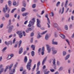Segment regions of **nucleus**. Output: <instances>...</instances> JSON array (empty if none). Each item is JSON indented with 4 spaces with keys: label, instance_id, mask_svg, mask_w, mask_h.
Returning a JSON list of instances; mask_svg holds the SVG:
<instances>
[{
    "label": "nucleus",
    "instance_id": "18",
    "mask_svg": "<svg viewBox=\"0 0 74 74\" xmlns=\"http://www.w3.org/2000/svg\"><path fill=\"white\" fill-rule=\"evenodd\" d=\"M23 5L24 7H26V2H25V1H24L23 2Z\"/></svg>",
    "mask_w": 74,
    "mask_h": 74
},
{
    "label": "nucleus",
    "instance_id": "2",
    "mask_svg": "<svg viewBox=\"0 0 74 74\" xmlns=\"http://www.w3.org/2000/svg\"><path fill=\"white\" fill-rule=\"evenodd\" d=\"M13 66V64H12L10 66L7 65L6 66V68L4 71V72H6L8 69H9V70L10 71L11 70L12 67Z\"/></svg>",
    "mask_w": 74,
    "mask_h": 74
},
{
    "label": "nucleus",
    "instance_id": "10",
    "mask_svg": "<svg viewBox=\"0 0 74 74\" xmlns=\"http://www.w3.org/2000/svg\"><path fill=\"white\" fill-rule=\"evenodd\" d=\"M64 8L62 7V10L61 9L59 11V13L61 14H63L64 13Z\"/></svg>",
    "mask_w": 74,
    "mask_h": 74
},
{
    "label": "nucleus",
    "instance_id": "6",
    "mask_svg": "<svg viewBox=\"0 0 74 74\" xmlns=\"http://www.w3.org/2000/svg\"><path fill=\"white\" fill-rule=\"evenodd\" d=\"M34 22L31 20L29 22V23L28 25V26L29 27H32V25H34Z\"/></svg>",
    "mask_w": 74,
    "mask_h": 74
},
{
    "label": "nucleus",
    "instance_id": "37",
    "mask_svg": "<svg viewBox=\"0 0 74 74\" xmlns=\"http://www.w3.org/2000/svg\"><path fill=\"white\" fill-rule=\"evenodd\" d=\"M15 69H13L11 70V73H12L14 74V73H15Z\"/></svg>",
    "mask_w": 74,
    "mask_h": 74
},
{
    "label": "nucleus",
    "instance_id": "44",
    "mask_svg": "<svg viewBox=\"0 0 74 74\" xmlns=\"http://www.w3.org/2000/svg\"><path fill=\"white\" fill-rule=\"evenodd\" d=\"M26 10V8H22L21 11L22 12H24V11H25Z\"/></svg>",
    "mask_w": 74,
    "mask_h": 74
},
{
    "label": "nucleus",
    "instance_id": "53",
    "mask_svg": "<svg viewBox=\"0 0 74 74\" xmlns=\"http://www.w3.org/2000/svg\"><path fill=\"white\" fill-rule=\"evenodd\" d=\"M23 67H21V68H20V71H23Z\"/></svg>",
    "mask_w": 74,
    "mask_h": 74
},
{
    "label": "nucleus",
    "instance_id": "3",
    "mask_svg": "<svg viewBox=\"0 0 74 74\" xmlns=\"http://www.w3.org/2000/svg\"><path fill=\"white\" fill-rule=\"evenodd\" d=\"M9 26H10L9 25H8L7 26V29H9L8 31V33H11V31H12V28H14V26L13 25H12L9 27Z\"/></svg>",
    "mask_w": 74,
    "mask_h": 74
},
{
    "label": "nucleus",
    "instance_id": "7",
    "mask_svg": "<svg viewBox=\"0 0 74 74\" xmlns=\"http://www.w3.org/2000/svg\"><path fill=\"white\" fill-rule=\"evenodd\" d=\"M16 33L19 35L20 38H22L23 34H22V32L21 31H18L16 32Z\"/></svg>",
    "mask_w": 74,
    "mask_h": 74
},
{
    "label": "nucleus",
    "instance_id": "40",
    "mask_svg": "<svg viewBox=\"0 0 74 74\" xmlns=\"http://www.w3.org/2000/svg\"><path fill=\"white\" fill-rule=\"evenodd\" d=\"M60 1L58 2L56 5L57 7H58L59 5V4H60Z\"/></svg>",
    "mask_w": 74,
    "mask_h": 74
},
{
    "label": "nucleus",
    "instance_id": "27",
    "mask_svg": "<svg viewBox=\"0 0 74 74\" xmlns=\"http://www.w3.org/2000/svg\"><path fill=\"white\" fill-rule=\"evenodd\" d=\"M8 9H7V8H4L3 9V11L4 13H5L8 10Z\"/></svg>",
    "mask_w": 74,
    "mask_h": 74
},
{
    "label": "nucleus",
    "instance_id": "19",
    "mask_svg": "<svg viewBox=\"0 0 74 74\" xmlns=\"http://www.w3.org/2000/svg\"><path fill=\"white\" fill-rule=\"evenodd\" d=\"M35 47H36V46L34 45H32L31 46V48H32V50H33V51H34V50H35Z\"/></svg>",
    "mask_w": 74,
    "mask_h": 74
},
{
    "label": "nucleus",
    "instance_id": "61",
    "mask_svg": "<svg viewBox=\"0 0 74 74\" xmlns=\"http://www.w3.org/2000/svg\"><path fill=\"white\" fill-rule=\"evenodd\" d=\"M41 48H39L38 49V52H41Z\"/></svg>",
    "mask_w": 74,
    "mask_h": 74
},
{
    "label": "nucleus",
    "instance_id": "25",
    "mask_svg": "<svg viewBox=\"0 0 74 74\" xmlns=\"http://www.w3.org/2000/svg\"><path fill=\"white\" fill-rule=\"evenodd\" d=\"M7 47H5L2 49V52H3V53H4V52H5V51L6 49H7Z\"/></svg>",
    "mask_w": 74,
    "mask_h": 74
},
{
    "label": "nucleus",
    "instance_id": "14",
    "mask_svg": "<svg viewBox=\"0 0 74 74\" xmlns=\"http://www.w3.org/2000/svg\"><path fill=\"white\" fill-rule=\"evenodd\" d=\"M41 54L42 55H44V47H43L42 48Z\"/></svg>",
    "mask_w": 74,
    "mask_h": 74
},
{
    "label": "nucleus",
    "instance_id": "29",
    "mask_svg": "<svg viewBox=\"0 0 74 74\" xmlns=\"http://www.w3.org/2000/svg\"><path fill=\"white\" fill-rule=\"evenodd\" d=\"M57 65L58 66H59L60 65V62L59 61H57Z\"/></svg>",
    "mask_w": 74,
    "mask_h": 74
},
{
    "label": "nucleus",
    "instance_id": "21",
    "mask_svg": "<svg viewBox=\"0 0 74 74\" xmlns=\"http://www.w3.org/2000/svg\"><path fill=\"white\" fill-rule=\"evenodd\" d=\"M70 58V55H67L65 58V60H68L69 58Z\"/></svg>",
    "mask_w": 74,
    "mask_h": 74
},
{
    "label": "nucleus",
    "instance_id": "11",
    "mask_svg": "<svg viewBox=\"0 0 74 74\" xmlns=\"http://www.w3.org/2000/svg\"><path fill=\"white\" fill-rule=\"evenodd\" d=\"M3 67V65L1 64L0 65V71L2 73V72H3V71L4 70V69L3 68H1V67Z\"/></svg>",
    "mask_w": 74,
    "mask_h": 74
},
{
    "label": "nucleus",
    "instance_id": "1",
    "mask_svg": "<svg viewBox=\"0 0 74 74\" xmlns=\"http://www.w3.org/2000/svg\"><path fill=\"white\" fill-rule=\"evenodd\" d=\"M32 62V60L29 59V62L27 63V69L29 71H30L31 69V67L32 66V64L31 63Z\"/></svg>",
    "mask_w": 74,
    "mask_h": 74
},
{
    "label": "nucleus",
    "instance_id": "57",
    "mask_svg": "<svg viewBox=\"0 0 74 74\" xmlns=\"http://www.w3.org/2000/svg\"><path fill=\"white\" fill-rule=\"evenodd\" d=\"M45 60H43L42 62V65H44V63H45Z\"/></svg>",
    "mask_w": 74,
    "mask_h": 74
},
{
    "label": "nucleus",
    "instance_id": "35",
    "mask_svg": "<svg viewBox=\"0 0 74 74\" xmlns=\"http://www.w3.org/2000/svg\"><path fill=\"white\" fill-rule=\"evenodd\" d=\"M68 1H66L64 5V7L66 8H67V3H68Z\"/></svg>",
    "mask_w": 74,
    "mask_h": 74
},
{
    "label": "nucleus",
    "instance_id": "31",
    "mask_svg": "<svg viewBox=\"0 0 74 74\" xmlns=\"http://www.w3.org/2000/svg\"><path fill=\"white\" fill-rule=\"evenodd\" d=\"M49 38V37H48V34H46L45 37V39H46V40H48Z\"/></svg>",
    "mask_w": 74,
    "mask_h": 74
},
{
    "label": "nucleus",
    "instance_id": "30",
    "mask_svg": "<svg viewBox=\"0 0 74 74\" xmlns=\"http://www.w3.org/2000/svg\"><path fill=\"white\" fill-rule=\"evenodd\" d=\"M64 28L66 30H68V26L67 25H65L64 27Z\"/></svg>",
    "mask_w": 74,
    "mask_h": 74
},
{
    "label": "nucleus",
    "instance_id": "26",
    "mask_svg": "<svg viewBox=\"0 0 74 74\" xmlns=\"http://www.w3.org/2000/svg\"><path fill=\"white\" fill-rule=\"evenodd\" d=\"M48 21V23H47V24L48 25V27L49 28V27H51V26H50V24H51V22H50V21Z\"/></svg>",
    "mask_w": 74,
    "mask_h": 74
},
{
    "label": "nucleus",
    "instance_id": "45",
    "mask_svg": "<svg viewBox=\"0 0 74 74\" xmlns=\"http://www.w3.org/2000/svg\"><path fill=\"white\" fill-rule=\"evenodd\" d=\"M16 5V1H14L13 2V5Z\"/></svg>",
    "mask_w": 74,
    "mask_h": 74
},
{
    "label": "nucleus",
    "instance_id": "32",
    "mask_svg": "<svg viewBox=\"0 0 74 74\" xmlns=\"http://www.w3.org/2000/svg\"><path fill=\"white\" fill-rule=\"evenodd\" d=\"M53 63L54 66H55V65H56V61L55 60V59H54L53 60Z\"/></svg>",
    "mask_w": 74,
    "mask_h": 74
},
{
    "label": "nucleus",
    "instance_id": "33",
    "mask_svg": "<svg viewBox=\"0 0 74 74\" xmlns=\"http://www.w3.org/2000/svg\"><path fill=\"white\" fill-rule=\"evenodd\" d=\"M42 37V36L40 35V34H38V35L37 36V38L38 39H39V38H41Z\"/></svg>",
    "mask_w": 74,
    "mask_h": 74
},
{
    "label": "nucleus",
    "instance_id": "46",
    "mask_svg": "<svg viewBox=\"0 0 74 74\" xmlns=\"http://www.w3.org/2000/svg\"><path fill=\"white\" fill-rule=\"evenodd\" d=\"M36 64H35L34 65L33 68V70H32L33 71H34V70L35 68H36Z\"/></svg>",
    "mask_w": 74,
    "mask_h": 74
},
{
    "label": "nucleus",
    "instance_id": "22",
    "mask_svg": "<svg viewBox=\"0 0 74 74\" xmlns=\"http://www.w3.org/2000/svg\"><path fill=\"white\" fill-rule=\"evenodd\" d=\"M29 13L28 12L23 13L22 14V16H26L27 15H29Z\"/></svg>",
    "mask_w": 74,
    "mask_h": 74
},
{
    "label": "nucleus",
    "instance_id": "12",
    "mask_svg": "<svg viewBox=\"0 0 74 74\" xmlns=\"http://www.w3.org/2000/svg\"><path fill=\"white\" fill-rule=\"evenodd\" d=\"M23 49L22 47H21L19 50V54H21L23 52Z\"/></svg>",
    "mask_w": 74,
    "mask_h": 74
},
{
    "label": "nucleus",
    "instance_id": "8",
    "mask_svg": "<svg viewBox=\"0 0 74 74\" xmlns=\"http://www.w3.org/2000/svg\"><path fill=\"white\" fill-rule=\"evenodd\" d=\"M37 26L38 27L40 28L41 27V24H40V21L38 19H37Z\"/></svg>",
    "mask_w": 74,
    "mask_h": 74
},
{
    "label": "nucleus",
    "instance_id": "49",
    "mask_svg": "<svg viewBox=\"0 0 74 74\" xmlns=\"http://www.w3.org/2000/svg\"><path fill=\"white\" fill-rule=\"evenodd\" d=\"M72 3L70 2L69 4L68 5L70 6L71 7L72 6Z\"/></svg>",
    "mask_w": 74,
    "mask_h": 74
},
{
    "label": "nucleus",
    "instance_id": "4",
    "mask_svg": "<svg viewBox=\"0 0 74 74\" xmlns=\"http://www.w3.org/2000/svg\"><path fill=\"white\" fill-rule=\"evenodd\" d=\"M15 41H16V38H14L13 40V43L12 42V40H10L9 42H8V45H12L13 44H15Z\"/></svg>",
    "mask_w": 74,
    "mask_h": 74
},
{
    "label": "nucleus",
    "instance_id": "20",
    "mask_svg": "<svg viewBox=\"0 0 74 74\" xmlns=\"http://www.w3.org/2000/svg\"><path fill=\"white\" fill-rule=\"evenodd\" d=\"M24 61L25 63H27V58L26 56L25 57Z\"/></svg>",
    "mask_w": 74,
    "mask_h": 74
},
{
    "label": "nucleus",
    "instance_id": "62",
    "mask_svg": "<svg viewBox=\"0 0 74 74\" xmlns=\"http://www.w3.org/2000/svg\"><path fill=\"white\" fill-rule=\"evenodd\" d=\"M26 71H23V74H26Z\"/></svg>",
    "mask_w": 74,
    "mask_h": 74
},
{
    "label": "nucleus",
    "instance_id": "55",
    "mask_svg": "<svg viewBox=\"0 0 74 74\" xmlns=\"http://www.w3.org/2000/svg\"><path fill=\"white\" fill-rule=\"evenodd\" d=\"M23 36H26V33L25 32H24V31H23Z\"/></svg>",
    "mask_w": 74,
    "mask_h": 74
},
{
    "label": "nucleus",
    "instance_id": "59",
    "mask_svg": "<svg viewBox=\"0 0 74 74\" xmlns=\"http://www.w3.org/2000/svg\"><path fill=\"white\" fill-rule=\"evenodd\" d=\"M57 29L58 32H60V31H61V29L59 27Z\"/></svg>",
    "mask_w": 74,
    "mask_h": 74
},
{
    "label": "nucleus",
    "instance_id": "48",
    "mask_svg": "<svg viewBox=\"0 0 74 74\" xmlns=\"http://www.w3.org/2000/svg\"><path fill=\"white\" fill-rule=\"evenodd\" d=\"M4 26V24L3 23L0 25V28H3V27Z\"/></svg>",
    "mask_w": 74,
    "mask_h": 74
},
{
    "label": "nucleus",
    "instance_id": "42",
    "mask_svg": "<svg viewBox=\"0 0 74 74\" xmlns=\"http://www.w3.org/2000/svg\"><path fill=\"white\" fill-rule=\"evenodd\" d=\"M11 59V56H10V55L8 56L7 58V60H10V59Z\"/></svg>",
    "mask_w": 74,
    "mask_h": 74
},
{
    "label": "nucleus",
    "instance_id": "56",
    "mask_svg": "<svg viewBox=\"0 0 74 74\" xmlns=\"http://www.w3.org/2000/svg\"><path fill=\"white\" fill-rule=\"evenodd\" d=\"M33 38H32L30 40V42H31V43H32L33 42Z\"/></svg>",
    "mask_w": 74,
    "mask_h": 74
},
{
    "label": "nucleus",
    "instance_id": "9",
    "mask_svg": "<svg viewBox=\"0 0 74 74\" xmlns=\"http://www.w3.org/2000/svg\"><path fill=\"white\" fill-rule=\"evenodd\" d=\"M55 48L53 47L52 49V54L53 55H55L57 53V51L55 50Z\"/></svg>",
    "mask_w": 74,
    "mask_h": 74
},
{
    "label": "nucleus",
    "instance_id": "54",
    "mask_svg": "<svg viewBox=\"0 0 74 74\" xmlns=\"http://www.w3.org/2000/svg\"><path fill=\"white\" fill-rule=\"evenodd\" d=\"M50 71H51V72H52V73L55 71V69H50Z\"/></svg>",
    "mask_w": 74,
    "mask_h": 74
},
{
    "label": "nucleus",
    "instance_id": "5",
    "mask_svg": "<svg viewBox=\"0 0 74 74\" xmlns=\"http://www.w3.org/2000/svg\"><path fill=\"white\" fill-rule=\"evenodd\" d=\"M46 46L47 47V50L48 51V53H50L51 51V46L48 45H46Z\"/></svg>",
    "mask_w": 74,
    "mask_h": 74
},
{
    "label": "nucleus",
    "instance_id": "15",
    "mask_svg": "<svg viewBox=\"0 0 74 74\" xmlns=\"http://www.w3.org/2000/svg\"><path fill=\"white\" fill-rule=\"evenodd\" d=\"M53 41H54V40H53L52 41V44H53L54 45H58V43L57 42H54Z\"/></svg>",
    "mask_w": 74,
    "mask_h": 74
},
{
    "label": "nucleus",
    "instance_id": "43",
    "mask_svg": "<svg viewBox=\"0 0 74 74\" xmlns=\"http://www.w3.org/2000/svg\"><path fill=\"white\" fill-rule=\"evenodd\" d=\"M45 17H46V18H47V21H49V18H48V14H46L45 15Z\"/></svg>",
    "mask_w": 74,
    "mask_h": 74
},
{
    "label": "nucleus",
    "instance_id": "34",
    "mask_svg": "<svg viewBox=\"0 0 74 74\" xmlns=\"http://www.w3.org/2000/svg\"><path fill=\"white\" fill-rule=\"evenodd\" d=\"M8 5L9 6H11V5L12 4L11 3V1H9L8 2Z\"/></svg>",
    "mask_w": 74,
    "mask_h": 74
},
{
    "label": "nucleus",
    "instance_id": "51",
    "mask_svg": "<svg viewBox=\"0 0 74 74\" xmlns=\"http://www.w3.org/2000/svg\"><path fill=\"white\" fill-rule=\"evenodd\" d=\"M32 21L33 22H35V18H33L32 19Z\"/></svg>",
    "mask_w": 74,
    "mask_h": 74
},
{
    "label": "nucleus",
    "instance_id": "39",
    "mask_svg": "<svg viewBox=\"0 0 74 74\" xmlns=\"http://www.w3.org/2000/svg\"><path fill=\"white\" fill-rule=\"evenodd\" d=\"M36 7V4H34L32 5V8H35Z\"/></svg>",
    "mask_w": 74,
    "mask_h": 74
},
{
    "label": "nucleus",
    "instance_id": "17",
    "mask_svg": "<svg viewBox=\"0 0 74 74\" xmlns=\"http://www.w3.org/2000/svg\"><path fill=\"white\" fill-rule=\"evenodd\" d=\"M40 61H38L37 64V70L39 69V66H40Z\"/></svg>",
    "mask_w": 74,
    "mask_h": 74
},
{
    "label": "nucleus",
    "instance_id": "13",
    "mask_svg": "<svg viewBox=\"0 0 74 74\" xmlns=\"http://www.w3.org/2000/svg\"><path fill=\"white\" fill-rule=\"evenodd\" d=\"M32 29L31 28H28L26 30H25L26 33H29V31H32Z\"/></svg>",
    "mask_w": 74,
    "mask_h": 74
},
{
    "label": "nucleus",
    "instance_id": "16",
    "mask_svg": "<svg viewBox=\"0 0 74 74\" xmlns=\"http://www.w3.org/2000/svg\"><path fill=\"white\" fill-rule=\"evenodd\" d=\"M53 26L54 27H58V25L55 23H53Z\"/></svg>",
    "mask_w": 74,
    "mask_h": 74
},
{
    "label": "nucleus",
    "instance_id": "63",
    "mask_svg": "<svg viewBox=\"0 0 74 74\" xmlns=\"http://www.w3.org/2000/svg\"><path fill=\"white\" fill-rule=\"evenodd\" d=\"M33 11H34V12H37L38 11V10L37 9H34L33 10Z\"/></svg>",
    "mask_w": 74,
    "mask_h": 74
},
{
    "label": "nucleus",
    "instance_id": "23",
    "mask_svg": "<svg viewBox=\"0 0 74 74\" xmlns=\"http://www.w3.org/2000/svg\"><path fill=\"white\" fill-rule=\"evenodd\" d=\"M5 16L7 18H8L10 17V15L8 13H6L5 15Z\"/></svg>",
    "mask_w": 74,
    "mask_h": 74
},
{
    "label": "nucleus",
    "instance_id": "24",
    "mask_svg": "<svg viewBox=\"0 0 74 74\" xmlns=\"http://www.w3.org/2000/svg\"><path fill=\"white\" fill-rule=\"evenodd\" d=\"M60 36L63 39H64L65 38V36L64 35H63L62 34H60Z\"/></svg>",
    "mask_w": 74,
    "mask_h": 74
},
{
    "label": "nucleus",
    "instance_id": "36",
    "mask_svg": "<svg viewBox=\"0 0 74 74\" xmlns=\"http://www.w3.org/2000/svg\"><path fill=\"white\" fill-rule=\"evenodd\" d=\"M66 52L65 51H64L63 52V56H64L66 55Z\"/></svg>",
    "mask_w": 74,
    "mask_h": 74
},
{
    "label": "nucleus",
    "instance_id": "60",
    "mask_svg": "<svg viewBox=\"0 0 74 74\" xmlns=\"http://www.w3.org/2000/svg\"><path fill=\"white\" fill-rule=\"evenodd\" d=\"M52 60H53V59H50L49 61V63H52Z\"/></svg>",
    "mask_w": 74,
    "mask_h": 74
},
{
    "label": "nucleus",
    "instance_id": "47",
    "mask_svg": "<svg viewBox=\"0 0 74 74\" xmlns=\"http://www.w3.org/2000/svg\"><path fill=\"white\" fill-rule=\"evenodd\" d=\"M16 10V8H15L13 9L11 12V13H13V12H14L15 10Z\"/></svg>",
    "mask_w": 74,
    "mask_h": 74
},
{
    "label": "nucleus",
    "instance_id": "41",
    "mask_svg": "<svg viewBox=\"0 0 74 74\" xmlns=\"http://www.w3.org/2000/svg\"><path fill=\"white\" fill-rule=\"evenodd\" d=\"M63 68L62 67H60L59 69V71H61L62 70H63Z\"/></svg>",
    "mask_w": 74,
    "mask_h": 74
},
{
    "label": "nucleus",
    "instance_id": "50",
    "mask_svg": "<svg viewBox=\"0 0 74 74\" xmlns=\"http://www.w3.org/2000/svg\"><path fill=\"white\" fill-rule=\"evenodd\" d=\"M47 31H46L45 32H43L41 34V35H43V34H45V33H47Z\"/></svg>",
    "mask_w": 74,
    "mask_h": 74
},
{
    "label": "nucleus",
    "instance_id": "38",
    "mask_svg": "<svg viewBox=\"0 0 74 74\" xmlns=\"http://www.w3.org/2000/svg\"><path fill=\"white\" fill-rule=\"evenodd\" d=\"M36 71L37 73L36 74H40V71H39L38 69V70L37 69Z\"/></svg>",
    "mask_w": 74,
    "mask_h": 74
},
{
    "label": "nucleus",
    "instance_id": "58",
    "mask_svg": "<svg viewBox=\"0 0 74 74\" xmlns=\"http://www.w3.org/2000/svg\"><path fill=\"white\" fill-rule=\"evenodd\" d=\"M54 16V14L53 12H51V16Z\"/></svg>",
    "mask_w": 74,
    "mask_h": 74
},
{
    "label": "nucleus",
    "instance_id": "28",
    "mask_svg": "<svg viewBox=\"0 0 74 74\" xmlns=\"http://www.w3.org/2000/svg\"><path fill=\"white\" fill-rule=\"evenodd\" d=\"M35 55V52L34 51H32L31 52V56L33 57Z\"/></svg>",
    "mask_w": 74,
    "mask_h": 74
},
{
    "label": "nucleus",
    "instance_id": "64",
    "mask_svg": "<svg viewBox=\"0 0 74 74\" xmlns=\"http://www.w3.org/2000/svg\"><path fill=\"white\" fill-rule=\"evenodd\" d=\"M2 21H5V17H3L2 18Z\"/></svg>",
    "mask_w": 74,
    "mask_h": 74
},
{
    "label": "nucleus",
    "instance_id": "52",
    "mask_svg": "<svg viewBox=\"0 0 74 74\" xmlns=\"http://www.w3.org/2000/svg\"><path fill=\"white\" fill-rule=\"evenodd\" d=\"M34 34L33 33H32L31 34V37H33V36H34Z\"/></svg>",
    "mask_w": 74,
    "mask_h": 74
}]
</instances>
